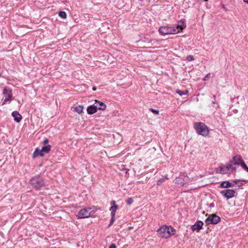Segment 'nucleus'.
<instances>
[{"label": "nucleus", "mask_w": 248, "mask_h": 248, "mask_svg": "<svg viewBox=\"0 0 248 248\" xmlns=\"http://www.w3.org/2000/svg\"><path fill=\"white\" fill-rule=\"evenodd\" d=\"M186 27L183 22L180 21L176 27L162 26L159 29L158 31L163 35L176 34L181 31Z\"/></svg>", "instance_id": "1"}, {"label": "nucleus", "mask_w": 248, "mask_h": 248, "mask_svg": "<svg viewBox=\"0 0 248 248\" xmlns=\"http://www.w3.org/2000/svg\"><path fill=\"white\" fill-rule=\"evenodd\" d=\"M175 230L170 226L163 225L158 229L157 232L163 238H168L174 233Z\"/></svg>", "instance_id": "2"}, {"label": "nucleus", "mask_w": 248, "mask_h": 248, "mask_svg": "<svg viewBox=\"0 0 248 248\" xmlns=\"http://www.w3.org/2000/svg\"><path fill=\"white\" fill-rule=\"evenodd\" d=\"M194 127L197 132L203 137H207L209 134L208 127L204 123L200 122L195 124Z\"/></svg>", "instance_id": "3"}, {"label": "nucleus", "mask_w": 248, "mask_h": 248, "mask_svg": "<svg viewBox=\"0 0 248 248\" xmlns=\"http://www.w3.org/2000/svg\"><path fill=\"white\" fill-rule=\"evenodd\" d=\"M30 184L33 188L39 189L44 186V181L40 176L37 175L31 180Z\"/></svg>", "instance_id": "4"}, {"label": "nucleus", "mask_w": 248, "mask_h": 248, "mask_svg": "<svg viewBox=\"0 0 248 248\" xmlns=\"http://www.w3.org/2000/svg\"><path fill=\"white\" fill-rule=\"evenodd\" d=\"M94 212L93 210H91V208H84L80 210L78 212V217L79 218H85L89 217H93Z\"/></svg>", "instance_id": "5"}, {"label": "nucleus", "mask_w": 248, "mask_h": 248, "mask_svg": "<svg viewBox=\"0 0 248 248\" xmlns=\"http://www.w3.org/2000/svg\"><path fill=\"white\" fill-rule=\"evenodd\" d=\"M220 221V217L215 214L209 215L205 220V224L208 225L211 224H216Z\"/></svg>", "instance_id": "6"}, {"label": "nucleus", "mask_w": 248, "mask_h": 248, "mask_svg": "<svg viewBox=\"0 0 248 248\" xmlns=\"http://www.w3.org/2000/svg\"><path fill=\"white\" fill-rule=\"evenodd\" d=\"M3 93L4 94V99L2 105L8 101L11 100L12 97V91L7 87H5L3 89Z\"/></svg>", "instance_id": "7"}, {"label": "nucleus", "mask_w": 248, "mask_h": 248, "mask_svg": "<svg viewBox=\"0 0 248 248\" xmlns=\"http://www.w3.org/2000/svg\"><path fill=\"white\" fill-rule=\"evenodd\" d=\"M220 193L224 198L229 199L234 196L235 192L232 189H226L221 191Z\"/></svg>", "instance_id": "8"}, {"label": "nucleus", "mask_w": 248, "mask_h": 248, "mask_svg": "<svg viewBox=\"0 0 248 248\" xmlns=\"http://www.w3.org/2000/svg\"><path fill=\"white\" fill-rule=\"evenodd\" d=\"M187 177H177L174 180V182L179 186H183L187 183Z\"/></svg>", "instance_id": "9"}, {"label": "nucleus", "mask_w": 248, "mask_h": 248, "mask_svg": "<svg viewBox=\"0 0 248 248\" xmlns=\"http://www.w3.org/2000/svg\"><path fill=\"white\" fill-rule=\"evenodd\" d=\"M203 225V223L202 221L200 220L197 221L194 225L191 226V230L192 231H196L197 232H199L202 229Z\"/></svg>", "instance_id": "10"}, {"label": "nucleus", "mask_w": 248, "mask_h": 248, "mask_svg": "<svg viewBox=\"0 0 248 248\" xmlns=\"http://www.w3.org/2000/svg\"><path fill=\"white\" fill-rule=\"evenodd\" d=\"M234 163L235 165H240L243 167V163H245L240 155H236L233 157Z\"/></svg>", "instance_id": "11"}, {"label": "nucleus", "mask_w": 248, "mask_h": 248, "mask_svg": "<svg viewBox=\"0 0 248 248\" xmlns=\"http://www.w3.org/2000/svg\"><path fill=\"white\" fill-rule=\"evenodd\" d=\"M95 107L97 109L104 110L106 109V105L102 102L99 101L97 100L95 101Z\"/></svg>", "instance_id": "12"}, {"label": "nucleus", "mask_w": 248, "mask_h": 248, "mask_svg": "<svg viewBox=\"0 0 248 248\" xmlns=\"http://www.w3.org/2000/svg\"><path fill=\"white\" fill-rule=\"evenodd\" d=\"M222 169L223 173H229L234 169V167L232 164H227Z\"/></svg>", "instance_id": "13"}, {"label": "nucleus", "mask_w": 248, "mask_h": 248, "mask_svg": "<svg viewBox=\"0 0 248 248\" xmlns=\"http://www.w3.org/2000/svg\"><path fill=\"white\" fill-rule=\"evenodd\" d=\"M12 116L14 118V120L17 122L19 123L20 122L22 116L19 113V112L17 111H14L12 113Z\"/></svg>", "instance_id": "14"}, {"label": "nucleus", "mask_w": 248, "mask_h": 248, "mask_svg": "<svg viewBox=\"0 0 248 248\" xmlns=\"http://www.w3.org/2000/svg\"><path fill=\"white\" fill-rule=\"evenodd\" d=\"M111 207H110V210L111 211V216L113 217H115V212L118 208L117 205H115V202L112 201L111 202Z\"/></svg>", "instance_id": "15"}, {"label": "nucleus", "mask_w": 248, "mask_h": 248, "mask_svg": "<svg viewBox=\"0 0 248 248\" xmlns=\"http://www.w3.org/2000/svg\"><path fill=\"white\" fill-rule=\"evenodd\" d=\"M87 112L89 114H93L97 111V108L95 107V104L91 105L88 107L87 109Z\"/></svg>", "instance_id": "16"}, {"label": "nucleus", "mask_w": 248, "mask_h": 248, "mask_svg": "<svg viewBox=\"0 0 248 248\" xmlns=\"http://www.w3.org/2000/svg\"><path fill=\"white\" fill-rule=\"evenodd\" d=\"M71 109L78 114L83 112L84 107L82 105H79L76 107H72Z\"/></svg>", "instance_id": "17"}, {"label": "nucleus", "mask_w": 248, "mask_h": 248, "mask_svg": "<svg viewBox=\"0 0 248 248\" xmlns=\"http://www.w3.org/2000/svg\"><path fill=\"white\" fill-rule=\"evenodd\" d=\"M44 155V153L42 152L41 149L40 150L39 148H36L32 156L33 158L38 156H42Z\"/></svg>", "instance_id": "18"}, {"label": "nucleus", "mask_w": 248, "mask_h": 248, "mask_svg": "<svg viewBox=\"0 0 248 248\" xmlns=\"http://www.w3.org/2000/svg\"><path fill=\"white\" fill-rule=\"evenodd\" d=\"M234 184L232 185L229 181H224L221 184L220 186L222 188H227L231 187L232 186H234Z\"/></svg>", "instance_id": "19"}, {"label": "nucleus", "mask_w": 248, "mask_h": 248, "mask_svg": "<svg viewBox=\"0 0 248 248\" xmlns=\"http://www.w3.org/2000/svg\"><path fill=\"white\" fill-rule=\"evenodd\" d=\"M51 149V146L50 145H47L44 146L42 147V152L44 154L48 153Z\"/></svg>", "instance_id": "20"}, {"label": "nucleus", "mask_w": 248, "mask_h": 248, "mask_svg": "<svg viewBox=\"0 0 248 248\" xmlns=\"http://www.w3.org/2000/svg\"><path fill=\"white\" fill-rule=\"evenodd\" d=\"M176 92L180 96L187 94L188 93V91L187 90H185V91H182L179 89H177L176 91Z\"/></svg>", "instance_id": "21"}, {"label": "nucleus", "mask_w": 248, "mask_h": 248, "mask_svg": "<svg viewBox=\"0 0 248 248\" xmlns=\"http://www.w3.org/2000/svg\"><path fill=\"white\" fill-rule=\"evenodd\" d=\"M147 41L148 46L149 47H151V46L154 44L155 43L157 42V41L155 39L151 40L150 41L148 40V39H146L145 41Z\"/></svg>", "instance_id": "22"}, {"label": "nucleus", "mask_w": 248, "mask_h": 248, "mask_svg": "<svg viewBox=\"0 0 248 248\" xmlns=\"http://www.w3.org/2000/svg\"><path fill=\"white\" fill-rule=\"evenodd\" d=\"M59 16L62 18L65 19L66 18L67 15L66 13L64 11H61L59 13Z\"/></svg>", "instance_id": "23"}, {"label": "nucleus", "mask_w": 248, "mask_h": 248, "mask_svg": "<svg viewBox=\"0 0 248 248\" xmlns=\"http://www.w3.org/2000/svg\"><path fill=\"white\" fill-rule=\"evenodd\" d=\"M165 181V178H162L159 179L157 182V185L160 186Z\"/></svg>", "instance_id": "24"}, {"label": "nucleus", "mask_w": 248, "mask_h": 248, "mask_svg": "<svg viewBox=\"0 0 248 248\" xmlns=\"http://www.w3.org/2000/svg\"><path fill=\"white\" fill-rule=\"evenodd\" d=\"M133 202V199L131 198H128L126 201V203H127V204L128 205H130Z\"/></svg>", "instance_id": "25"}, {"label": "nucleus", "mask_w": 248, "mask_h": 248, "mask_svg": "<svg viewBox=\"0 0 248 248\" xmlns=\"http://www.w3.org/2000/svg\"><path fill=\"white\" fill-rule=\"evenodd\" d=\"M233 183L235 185H237L238 186H241L243 185L242 182L240 181H234Z\"/></svg>", "instance_id": "26"}, {"label": "nucleus", "mask_w": 248, "mask_h": 248, "mask_svg": "<svg viewBox=\"0 0 248 248\" xmlns=\"http://www.w3.org/2000/svg\"><path fill=\"white\" fill-rule=\"evenodd\" d=\"M194 60V57L192 55H188L186 57V60L188 61H192Z\"/></svg>", "instance_id": "27"}, {"label": "nucleus", "mask_w": 248, "mask_h": 248, "mask_svg": "<svg viewBox=\"0 0 248 248\" xmlns=\"http://www.w3.org/2000/svg\"><path fill=\"white\" fill-rule=\"evenodd\" d=\"M243 169L248 172V167L246 165V163H243Z\"/></svg>", "instance_id": "28"}, {"label": "nucleus", "mask_w": 248, "mask_h": 248, "mask_svg": "<svg viewBox=\"0 0 248 248\" xmlns=\"http://www.w3.org/2000/svg\"><path fill=\"white\" fill-rule=\"evenodd\" d=\"M150 110L155 114H159V111L158 110H155L153 108H151Z\"/></svg>", "instance_id": "29"}, {"label": "nucleus", "mask_w": 248, "mask_h": 248, "mask_svg": "<svg viewBox=\"0 0 248 248\" xmlns=\"http://www.w3.org/2000/svg\"><path fill=\"white\" fill-rule=\"evenodd\" d=\"M210 76V73L207 74L203 78V80H206L207 78H209Z\"/></svg>", "instance_id": "30"}, {"label": "nucleus", "mask_w": 248, "mask_h": 248, "mask_svg": "<svg viewBox=\"0 0 248 248\" xmlns=\"http://www.w3.org/2000/svg\"><path fill=\"white\" fill-rule=\"evenodd\" d=\"M114 220H115V217L111 216V218L110 219L109 225H110L111 224H112L113 223V222L114 221Z\"/></svg>", "instance_id": "31"}, {"label": "nucleus", "mask_w": 248, "mask_h": 248, "mask_svg": "<svg viewBox=\"0 0 248 248\" xmlns=\"http://www.w3.org/2000/svg\"><path fill=\"white\" fill-rule=\"evenodd\" d=\"M48 142V140L47 139H45L43 141V144L44 145L46 144Z\"/></svg>", "instance_id": "32"}, {"label": "nucleus", "mask_w": 248, "mask_h": 248, "mask_svg": "<svg viewBox=\"0 0 248 248\" xmlns=\"http://www.w3.org/2000/svg\"><path fill=\"white\" fill-rule=\"evenodd\" d=\"M116 247L115 246V244H112L111 245H110L109 248H116Z\"/></svg>", "instance_id": "33"}, {"label": "nucleus", "mask_w": 248, "mask_h": 248, "mask_svg": "<svg viewBox=\"0 0 248 248\" xmlns=\"http://www.w3.org/2000/svg\"><path fill=\"white\" fill-rule=\"evenodd\" d=\"M243 1L245 2L248 4V0H243Z\"/></svg>", "instance_id": "34"}, {"label": "nucleus", "mask_w": 248, "mask_h": 248, "mask_svg": "<svg viewBox=\"0 0 248 248\" xmlns=\"http://www.w3.org/2000/svg\"><path fill=\"white\" fill-rule=\"evenodd\" d=\"M93 91H96V87H93Z\"/></svg>", "instance_id": "35"}, {"label": "nucleus", "mask_w": 248, "mask_h": 248, "mask_svg": "<svg viewBox=\"0 0 248 248\" xmlns=\"http://www.w3.org/2000/svg\"><path fill=\"white\" fill-rule=\"evenodd\" d=\"M164 178H165V180L166 179H168V176H165Z\"/></svg>", "instance_id": "36"}, {"label": "nucleus", "mask_w": 248, "mask_h": 248, "mask_svg": "<svg viewBox=\"0 0 248 248\" xmlns=\"http://www.w3.org/2000/svg\"><path fill=\"white\" fill-rule=\"evenodd\" d=\"M213 97V98H214V100H216V95H214Z\"/></svg>", "instance_id": "37"}, {"label": "nucleus", "mask_w": 248, "mask_h": 248, "mask_svg": "<svg viewBox=\"0 0 248 248\" xmlns=\"http://www.w3.org/2000/svg\"><path fill=\"white\" fill-rule=\"evenodd\" d=\"M215 103H216L215 100H214V101H213L212 102V104H215Z\"/></svg>", "instance_id": "38"}, {"label": "nucleus", "mask_w": 248, "mask_h": 248, "mask_svg": "<svg viewBox=\"0 0 248 248\" xmlns=\"http://www.w3.org/2000/svg\"><path fill=\"white\" fill-rule=\"evenodd\" d=\"M205 0V1H208V0Z\"/></svg>", "instance_id": "39"}, {"label": "nucleus", "mask_w": 248, "mask_h": 248, "mask_svg": "<svg viewBox=\"0 0 248 248\" xmlns=\"http://www.w3.org/2000/svg\"><path fill=\"white\" fill-rule=\"evenodd\" d=\"M140 0V1H143V0Z\"/></svg>", "instance_id": "40"}]
</instances>
